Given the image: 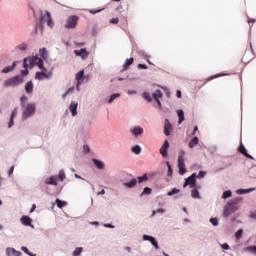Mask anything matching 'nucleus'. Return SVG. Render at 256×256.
Wrapping results in <instances>:
<instances>
[{
	"instance_id": "f257e3e1",
	"label": "nucleus",
	"mask_w": 256,
	"mask_h": 256,
	"mask_svg": "<svg viewBox=\"0 0 256 256\" xmlns=\"http://www.w3.org/2000/svg\"><path fill=\"white\" fill-rule=\"evenodd\" d=\"M239 203H243V197L231 199L223 209V217L227 219V217H231V213L239 211Z\"/></svg>"
},
{
	"instance_id": "f03ea898",
	"label": "nucleus",
	"mask_w": 256,
	"mask_h": 256,
	"mask_svg": "<svg viewBox=\"0 0 256 256\" xmlns=\"http://www.w3.org/2000/svg\"><path fill=\"white\" fill-rule=\"evenodd\" d=\"M33 65H37V67H39V69H42V71H45V68L43 66V59H41L37 56H33V57L24 59L23 67H25V68L33 67Z\"/></svg>"
},
{
	"instance_id": "7ed1b4c3",
	"label": "nucleus",
	"mask_w": 256,
	"mask_h": 256,
	"mask_svg": "<svg viewBox=\"0 0 256 256\" xmlns=\"http://www.w3.org/2000/svg\"><path fill=\"white\" fill-rule=\"evenodd\" d=\"M23 81V76H14L4 81V87H18V85H21V83H23Z\"/></svg>"
},
{
	"instance_id": "20e7f679",
	"label": "nucleus",
	"mask_w": 256,
	"mask_h": 256,
	"mask_svg": "<svg viewBox=\"0 0 256 256\" xmlns=\"http://www.w3.org/2000/svg\"><path fill=\"white\" fill-rule=\"evenodd\" d=\"M142 241H148L156 251L159 250V242L157 241V238H155L154 236L143 234Z\"/></svg>"
},
{
	"instance_id": "39448f33",
	"label": "nucleus",
	"mask_w": 256,
	"mask_h": 256,
	"mask_svg": "<svg viewBox=\"0 0 256 256\" xmlns=\"http://www.w3.org/2000/svg\"><path fill=\"white\" fill-rule=\"evenodd\" d=\"M53 77L52 71H47V68L45 70H42L41 72H37L35 75V79L38 81H43L44 79H51Z\"/></svg>"
},
{
	"instance_id": "423d86ee",
	"label": "nucleus",
	"mask_w": 256,
	"mask_h": 256,
	"mask_svg": "<svg viewBox=\"0 0 256 256\" xmlns=\"http://www.w3.org/2000/svg\"><path fill=\"white\" fill-rule=\"evenodd\" d=\"M79 21V17L77 16H69L66 20L65 28L66 29H75L77 27V22Z\"/></svg>"
},
{
	"instance_id": "0eeeda50",
	"label": "nucleus",
	"mask_w": 256,
	"mask_h": 256,
	"mask_svg": "<svg viewBox=\"0 0 256 256\" xmlns=\"http://www.w3.org/2000/svg\"><path fill=\"white\" fill-rule=\"evenodd\" d=\"M35 113V104H28L26 106V109L23 112V119H27L28 117H31Z\"/></svg>"
},
{
	"instance_id": "6e6552de",
	"label": "nucleus",
	"mask_w": 256,
	"mask_h": 256,
	"mask_svg": "<svg viewBox=\"0 0 256 256\" xmlns=\"http://www.w3.org/2000/svg\"><path fill=\"white\" fill-rule=\"evenodd\" d=\"M20 223L24 225V227H31L32 229H35V225H33V219L29 216H22L20 218Z\"/></svg>"
},
{
	"instance_id": "1a4fd4ad",
	"label": "nucleus",
	"mask_w": 256,
	"mask_h": 256,
	"mask_svg": "<svg viewBox=\"0 0 256 256\" xmlns=\"http://www.w3.org/2000/svg\"><path fill=\"white\" fill-rule=\"evenodd\" d=\"M41 23H47L48 27H53V19L51 18V13L48 11L41 17Z\"/></svg>"
},
{
	"instance_id": "9d476101",
	"label": "nucleus",
	"mask_w": 256,
	"mask_h": 256,
	"mask_svg": "<svg viewBox=\"0 0 256 256\" xmlns=\"http://www.w3.org/2000/svg\"><path fill=\"white\" fill-rule=\"evenodd\" d=\"M195 174H192L191 176H189L186 179V182L184 183V187H187V185H189V187H191V189H195V187L197 186V184L195 183Z\"/></svg>"
},
{
	"instance_id": "9b49d317",
	"label": "nucleus",
	"mask_w": 256,
	"mask_h": 256,
	"mask_svg": "<svg viewBox=\"0 0 256 256\" xmlns=\"http://www.w3.org/2000/svg\"><path fill=\"white\" fill-rule=\"evenodd\" d=\"M74 54L77 57H81V59H87L89 57V52H87V49L81 48L80 50H74Z\"/></svg>"
},
{
	"instance_id": "f8f14e48",
	"label": "nucleus",
	"mask_w": 256,
	"mask_h": 256,
	"mask_svg": "<svg viewBox=\"0 0 256 256\" xmlns=\"http://www.w3.org/2000/svg\"><path fill=\"white\" fill-rule=\"evenodd\" d=\"M238 151H239V153H241V155H244V157H246V159H252V160L255 159V158H253V156L248 154L247 148H245V145H243V143H240Z\"/></svg>"
},
{
	"instance_id": "ddd939ff",
	"label": "nucleus",
	"mask_w": 256,
	"mask_h": 256,
	"mask_svg": "<svg viewBox=\"0 0 256 256\" xmlns=\"http://www.w3.org/2000/svg\"><path fill=\"white\" fill-rule=\"evenodd\" d=\"M45 183L46 185H54L55 187L59 185L57 176H49L48 178L45 179Z\"/></svg>"
},
{
	"instance_id": "4468645a",
	"label": "nucleus",
	"mask_w": 256,
	"mask_h": 256,
	"mask_svg": "<svg viewBox=\"0 0 256 256\" xmlns=\"http://www.w3.org/2000/svg\"><path fill=\"white\" fill-rule=\"evenodd\" d=\"M21 251L15 250L13 247L6 248V256H21Z\"/></svg>"
},
{
	"instance_id": "2eb2a0df",
	"label": "nucleus",
	"mask_w": 256,
	"mask_h": 256,
	"mask_svg": "<svg viewBox=\"0 0 256 256\" xmlns=\"http://www.w3.org/2000/svg\"><path fill=\"white\" fill-rule=\"evenodd\" d=\"M173 129V126L171 125V122H169V119H165L164 124V134L169 137L170 131Z\"/></svg>"
},
{
	"instance_id": "dca6fc26",
	"label": "nucleus",
	"mask_w": 256,
	"mask_h": 256,
	"mask_svg": "<svg viewBox=\"0 0 256 256\" xmlns=\"http://www.w3.org/2000/svg\"><path fill=\"white\" fill-rule=\"evenodd\" d=\"M167 149H169V141L165 140L164 144L162 145V147L160 148V153L163 157H167L168 153H167Z\"/></svg>"
},
{
	"instance_id": "f3484780",
	"label": "nucleus",
	"mask_w": 256,
	"mask_h": 256,
	"mask_svg": "<svg viewBox=\"0 0 256 256\" xmlns=\"http://www.w3.org/2000/svg\"><path fill=\"white\" fill-rule=\"evenodd\" d=\"M253 191H256V188H248V189L240 188L236 190V193L238 195H247L249 193H253Z\"/></svg>"
},
{
	"instance_id": "a211bd4d",
	"label": "nucleus",
	"mask_w": 256,
	"mask_h": 256,
	"mask_svg": "<svg viewBox=\"0 0 256 256\" xmlns=\"http://www.w3.org/2000/svg\"><path fill=\"white\" fill-rule=\"evenodd\" d=\"M197 145H199V137L194 136L189 142V147L190 149H193L197 147Z\"/></svg>"
},
{
	"instance_id": "6ab92c4d",
	"label": "nucleus",
	"mask_w": 256,
	"mask_h": 256,
	"mask_svg": "<svg viewBox=\"0 0 256 256\" xmlns=\"http://www.w3.org/2000/svg\"><path fill=\"white\" fill-rule=\"evenodd\" d=\"M77 106H78L77 102H71V104H70L69 109H70L73 117H75L77 115Z\"/></svg>"
},
{
	"instance_id": "aec40b11",
	"label": "nucleus",
	"mask_w": 256,
	"mask_h": 256,
	"mask_svg": "<svg viewBox=\"0 0 256 256\" xmlns=\"http://www.w3.org/2000/svg\"><path fill=\"white\" fill-rule=\"evenodd\" d=\"M124 187H128V189H133L135 185H137V179L133 178L130 182H125Z\"/></svg>"
},
{
	"instance_id": "412c9836",
	"label": "nucleus",
	"mask_w": 256,
	"mask_h": 256,
	"mask_svg": "<svg viewBox=\"0 0 256 256\" xmlns=\"http://www.w3.org/2000/svg\"><path fill=\"white\" fill-rule=\"evenodd\" d=\"M152 97L155 101H159V99L163 98V92L161 90H156L153 94Z\"/></svg>"
},
{
	"instance_id": "4be33fe9",
	"label": "nucleus",
	"mask_w": 256,
	"mask_h": 256,
	"mask_svg": "<svg viewBox=\"0 0 256 256\" xmlns=\"http://www.w3.org/2000/svg\"><path fill=\"white\" fill-rule=\"evenodd\" d=\"M178 169L180 175H185V162L179 161L178 162Z\"/></svg>"
},
{
	"instance_id": "5701e85b",
	"label": "nucleus",
	"mask_w": 256,
	"mask_h": 256,
	"mask_svg": "<svg viewBox=\"0 0 256 256\" xmlns=\"http://www.w3.org/2000/svg\"><path fill=\"white\" fill-rule=\"evenodd\" d=\"M177 113H178V118H179L178 123H179V125H181V123H183V121H185V112H183V110H178Z\"/></svg>"
},
{
	"instance_id": "b1692460",
	"label": "nucleus",
	"mask_w": 256,
	"mask_h": 256,
	"mask_svg": "<svg viewBox=\"0 0 256 256\" xmlns=\"http://www.w3.org/2000/svg\"><path fill=\"white\" fill-rule=\"evenodd\" d=\"M25 91L26 93H33V82L28 81L25 85Z\"/></svg>"
},
{
	"instance_id": "393cba45",
	"label": "nucleus",
	"mask_w": 256,
	"mask_h": 256,
	"mask_svg": "<svg viewBox=\"0 0 256 256\" xmlns=\"http://www.w3.org/2000/svg\"><path fill=\"white\" fill-rule=\"evenodd\" d=\"M17 66V64L15 62H13L12 66H6L3 70L2 73H11V71H13V69H15V67Z\"/></svg>"
},
{
	"instance_id": "a878e982",
	"label": "nucleus",
	"mask_w": 256,
	"mask_h": 256,
	"mask_svg": "<svg viewBox=\"0 0 256 256\" xmlns=\"http://www.w3.org/2000/svg\"><path fill=\"white\" fill-rule=\"evenodd\" d=\"M244 251L246 253H252V255L256 256V246H248V247L244 248Z\"/></svg>"
},
{
	"instance_id": "bb28decb",
	"label": "nucleus",
	"mask_w": 256,
	"mask_h": 256,
	"mask_svg": "<svg viewBox=\"0 0 256 256\" xmlns=\"http://www.w3.org/2000/svg\"><path fill=\"white\" fill-rule=\"evenodd\" d=\"M191 197L193 199H201V194L199 193L198 189H193L191 192Z\"/></svg>"
},
{
	"instance_id": "cd10ccee",
	"label": "nucleus",
	"mask_w": 256,
	"mask_h": 256,
	"mask_svg": "<svg viewBox=\"0 0 256 256\" xmlns=\"http://www.w3.org/2000/svg\"><path fill=\"white\" fill-rule=\"evenodd\" d=\"M81 253H83V247H76L72 252V256H81Z\"/></svg>"
},
{
	"instance_id": "c85d7f7f",
	"label": "nucleus",
	"mask_w": 256,
	"mask_h": 256,
	"mask_svg": "<svg viewBox=\"0 0 256 256\" xmlns=\"http://www.w3.org/2000/svg\"><path fill=\"white\" fill-rule=\"evenodd\" d=\"M56 205L59 209H63V207H67V202L61 201V199H56Z\"/></svg>"
},
{
	"instance_id": "c756f323",
	"label": "nucleus",
	"mask_w": 256,
	"mask_h": 256,
	"mask_svg": "<svg viewBox=\"0 0 256 256\" xmlns=\"http://www.w3.org/2000/svg\"><path fill=\"white\" fill-rule=\"evenodd\" d=\"M230 197H233V192L228 190L223 192L221 199H229Z\"/></svg>"
},
{
	"instance_id": "7c9ffc66",
	"label": "nucleus",
	"mask_w": 256,
	"mask_h": 256,
	"mask_svg": "<svg viewBox=\"0 0 256 256\" xmlns=\"http://www.w3.org/2000/svg\"><path fill=\"white\" fill-rule=\"evenodd\" d=\"M219 77H223V74H216V75H214V76H211V77L207 78V79L204 81L203 85H207V83H209V81H213V79H217V78H219Z\"/></svg>"
},
{
	"instance_id": "2f4dec72",
	"label": "nucleus",
	"mask_w": 256,
	"mask_h": 256,
	"mask_svg": "<svg viewBox=\"0 0 256 256\" xmlns=\"http://www.w3.org/2000/svg\"><path fill=\"white\" fill-rule=\"evenodd\" d=\"M57 179L59 181H64L65 179H67V176L65 175V171L59 170Z\"/></svg>"
},
{
	"instance_id": "473e14b6",
	"label": "nucleus",
	"mask_w": 256,
	"mask_h": 256,
	"mask_svg": "<svg viewBox=\"0 0 256 256\" xmlns=\"http://www.w3.org/2000/svg\"><path fill=\"white\" fill-rule=\"evenodd\" d=\"M133 133L135 137H137V135H143V128L137 126L133 129Z\"/></svg>"
},
{
	"instance_id": "72a5a7b5",
	"label": "nucleus",
	"mask_w": 256,
	"mask_h": 256,
	"mask_svg": "<svg viewBox=\"0 0 256 256\" xmlns=\"http://www.w3.org/2000/svg\"><path fill=\"white\" fill-rule=\"evenodd\" d=\"M133 61H134L133 58L126 59V61L123 64L124 70L127 69L130 65H133Z\"/></svg>"
},
{
	"instance_id": "f704fd0d",
	"label": "nucleus",
	"mask_w": 256,
	"mask_h": 256,
	"mask_svg": "<svg viewBox=\"0 0 256 256\" xmlns=\"http://www.w3.org/2000/svg\"><path fill=\"white\" fill-rule=\"evenodd\" d=\"M142 97H143V99L148 101V103H151L153 101V98H151V95L149 94V92H144L142 94Z\"/></svg>"
},
{
	"instance_id": "c9c22d12",
	"label": "nucleus",
	"mask_w": 256,
	"mask_h": 256,
	"mask_svg": "<svg viewBox=\"0 0 256 256\" xmlns=\"http://www.w3.org/2000/svg\"><path fill=\"white\" fill-rule=\"evenodd\" d=\"M85 75V71L82 70L79 73L76 74V80L78 81V85L79 83H81V79H83V76Z\"/></svg>"
},
{
	"instance_id": "e433bc0d",
	"label": "nucleus",
	"mask_w": 256,
	"mask_h": 256,
	"mask_svg": "<svg viewBox=\"0 0 256 256\" xmlns=\"http://www.w3.org/2000/svg\"><path fill=\"white\" fill-rule=\"evenodd\" d=\"M39 55L40 57H42L43 59H47V48H42L39 50Z\"/></svg>"
},
{
	"instance_id": "4c0bfd02",
	"label": "nucleus",
	"mask_w": 256,
	"mask_h": 256,
	"mask_svg": "<svg viewBox=\"0 0 256 256\" xmlns=\"http://www.w3.org/2000/svg\"><path fill=\"white\" fill-rule=\"evenodd\" d=\"M157 213H159L160 215H163V213H165V209L158 208V209L152 211V217H155V215H157Z\"/></svg>"
},
{
	"instance_id": "58836bf2",
	"label": "nucleus",
	"mask_w": 256,
	"mask_h": 256,
	"mask_svg": "<svg viewBox=\"0 0 256 256\" xmlns=\"http://www.w3.org/2000/svg\"><path fill=\"white\" fill-rule=\"evenodd\" d=\"M121 97V94L116 93V94H112L108 100V103H112L113 101H115V99Z\"/></svg>"
},
{
	"instance_id": "ea45409f",
	"label": "nucleus",
	"mask_w": 256,
	"mask_h": 256,
	"mask_svg": "<svg viewBox=\"0 0 256 256\" xmlns=\"http://www.w3.org/2000/svg\"><path fill=\"white\" fill-rule=\"evenodd\" d=\"M178 193H181V190L178 188H174L172 191L168 192V196L173 197V195H177Z\"/></svg>"
},
{
	"instance_id": "a19ab883",
	"label": "nucleus",
	"mask_w": 256,
	"mask_h": 256,
	"mask_svg": "<svg viewBox=\"0 0 256 256\" xmlns=\"http://www.w3.org/2000/svg\"><path fill=\"white\" fill-rule=\"evenodd\" d=\"M94 165L97 169H104L105 167V164H103L101 161H94Z\"/></svg>"
},
{
	"instance_id": "79ce46f5",
	"label": "nucleus",
	"mask_w": 256,
	"mask_h": 256,
	"mask_svg": "<svg viewBox=\"0 0 256 256\" xmlns=\"http://www.w3.org/2000/svg\"><path fill=\"white\" fill-rule=\"evenodd\" d=\"M21 251H23V253H26V255H29V256H37L36 254L29 252V249L25 246L21 247Z\"/></svg>"
},
{
	"instance_id": "37998d69",
	"label": "nucleus",
	"mask_w": 256,
	"mask_h": 256,
	"mask_svg": "<svg viewBox=\"0 0 256 256\" xmlns=\"http://www.w3.org/2000/svg\"><path fill=\"white\" fill-rule=\"evenodd\" d=\"M166 165L168 167L167 175L171 179V177H173V169H171V165L169 164V162H167Z\"/></svg>"
},
{
	"instance_id": "c03bdc74",
	"label": "nucleus",
	"mask_w": 256,
	"mask_h": 256,
	"mask_svg": "<svg viewBox=\"0 0 256 256\" xmlns=\"http://www.w3.org/2000/svg\"><path fill=\"white\" fill-rule=\"evenodd\" d=\"M133 153H135L136 155H139V153H141V146L136 145L132 148Z\"/></svg>"
},
{
	"instance_id": "a18cd8bd",
	"label": "nucleus",
	"mask_w": 256,
	"mask_h": 256,
	"mask_svg": "<svg viewBox=\"0 0 256 256\" xmlns=\"http://www.w3.org/2000/svg\"><path fill=\"white\" fill-rule=\"evenodd\" d=\"M27 47H29V45L27 43H22L17 46V49H19L20 51H25L27 49Z\"/></svg>"
},
{
	"instance_id": "49530a36",
	"label": "nucleus",
	"mask_w": 256,
	"mask_h": 256,
	"mask_svg": "<svg viewBox=\"0 0 256 256\" xmlns=\"http://www.w3.org/2000/svg\"><path fill=\"white\" fill-rule=\"evenodd\" d=\"M235 237L236 239H241L243 237V229H239L236 233H235Z\"/></svg>"
},
{
	"instance_id": "de8ad7c7",
	"label": "nucleus",
	"mask_w": 256,
	"mask_h": 256,
	"mask_svg": "<svg viewBox=\"0 0 256 256\" xmlns=\"http://www.w3.org/2000/svg\"><path fill=\"white\" fill-rule=\"evenodd\" d=\"M210 223L214 226L217 227L219 225V219L217 218H210Z\"/></svg>"
},
{
	"instance_id": "09e8293b",
	"label": "nucleus",
	"mask_w": 256,
	"mask_h": 256,
	"mask_svg": "<svg viewBox=\"0 0 256 256\" xmlns=\"http://www.w3.org/2000/svg\"><path fill=\"white\" fill-rule=\"evenodd\" d=\"M221 249H223V251H229L231 249V247L227 244H220Z\"/></svg>"
},
{
	"instance_id": "8fccbe9b",
	"label": "nucleus",
	"mask_w": 256,
	"mask_h": 256,
	"mask_svg": "<svg viewBox=\"0 0 256 256\" xmlns=\"http://www.w3.org/2000/svg\"><path fill=\"white\" fill-rule=\"evenodd\" d=\"M151 188L145 187L144 191L142 192V195H151Z\"/></svg>"
},
{
	"instance_id": "3c124183",
	"label": "nucleus",
	"mask_w": 256,
	"mask_h": 256,
	"mask_svg": "<svg viewBox=\"0 0 256 256\" xmlns=\"http://www.w3.org/2000/svg\"><path fill=\"white\" fill-rule=\"evenodd\" d=\"M143 181H147V174L138 177V183H143Z\"/></svg>"
},
{
	"instance_id": "603ef678",
	"label": "nucleus",
	"mask_w": 256,
	"mask_h": 256,
	"mask_svg": "<svg viewBox=\"0 0 256 256\" xmlns=\"http://www.w3.org/2000/svg\"><path fill=\"white\" fill-rule=\"evenodd\" d=\"M103 9H105V8L98 9V10H89V13H91L92 15H97V13H101V11H103Z\"/></svg>"
},
{
	"instance_id": "864d4df0",
	"label": "nucleus",
	"mask_w": 256,
	"mask_h": 256,
	"mask_svg": "<svg viewBox=\"0 0 256 256\" xmlns=\"http://www.w3.org/2000/svg\"><path fill=\"white\" fill-rule=\"evenodd\" d=\"M110 23H112L113 25H117V23H119V18H112L110 20Z\"/></svg>"
},
{
	"instance_id": "5fc2aeb1",
	"label": "nucleus",
	"mask_w": 256,
	"mask_h": 256,
	"mask_svg": "<svg viewBox=\"0 0 256 256\" xmlns=\"http://www.w3.org/2000/svg\"><path fill=\"white\" fill-rule=\"evenodd\" d=\"M83 151H84L85 153H89V151H91V149L89 148V145H84V146H83Z\"/></svg>"
},
{
	"instance_id": "6e6d98bb",
	"label": "nucleus",
	"mask_w": 256,
	"mask_h": 256,
	"mask_svg": "<svg viewBox=\"0 0 256 256\" xmlns=\"http://www.w3.org/2000/svg\"><path fill=\"white\" fill-rule=\"evenodd\" d=\"M198 179H203V177H205V172L200 171L197 175Z\"/></svg>"
},
{
	"instance_id": "4d7b16f0",
	"label": "nucleus",
	"mask_w": 256,
	"mask_h": 256,
	"mask_svg": "<svg viewBox=\"0 0 256 256\" xmlns=\"http://www.w3.org/2000/svg\"><path fill=\"white\" fill-rule=\"evenodd\" d=\"M16 116H17V108H15V109L12 111L11 118H12V119H15Z\"/></svg>"
},
{
	"instance_id": "13d9d810",
	"label": "nucleus",
	"mask_w": 256,
	"mask_h": 256,
	"mask_svg": "<svg viewBox=\"0 0 256 256\" xmlns=\"http://www.w3.org/2000/svg\"><path fill=\"white\" fill-rule=\"evenodd\" d=\"M15 167H11L9 170H8V177H11V175H13V171H14Z\"/></svg>"
},
{
	"instance_id": "bf43d9fd",
	"label": "nucleus",
	"mask_w": 256,
	"mask_h": 256,
	"mask_svg": "<svg viewBox=\"0 0 256 256\" xmlns=\"http://www.w3.org/2000/svg\"><path fill=\"white\" fill-rule=\"evenodd\" d=\"M250 219H256V211L250 212Z\"/></svg>"
},
{
	"instance_id": "052dcab7",
	"label": "nucleus",
	"mask_w": 256,
	"mask_h": 256,
	"mask_svg": "<svg viewBox=\"0 0 256 256\" xmlns=\"http://www.w3.org/2000/svg\"><path fill=\"white\" fill-rule=\"evenodd\" d=\"M104 227H107L108 229H115V226L112 224H104Z\"/></svg>"
},
{
	"instance_id": "680f3d73",
	"label": "nucleus",
	"mask_w": 256,
	"mask_h": 256,
	"mask_svg": "<svg viewBox=\"0 0 256 256\" xmlns=\"http://www.w3.org/2000/svg\"><path fill=\"white\" fill-rule=\"evenodd\" d=\"M138 69H147V65H145V64H138Z\"/></svg>"
},
{
	"instance_id": "e2e57ef3",
	"label": "nucleus",
	"mask_w": 256,
	"mask_h": 256,
	"mask_svg": "<svg viewBox=\"0 0 256 256\" xmlns=\"http://www.w3.org/2000/svg\"><path fill=\"white\" fill-rule=\"evenodd\" d=\"M22 75H29V69H27V67L25 68V70H22Z\"/></svg>"
},
{
	"instance_id": "0e129e2a",
	"label": "nucleus",
	"mask_w": 256,
	"mask_h": 256,
	"mask_svg": "<svg viewBox=\"0 0 256 256\" xmlns=\"http://www.w3.org/2000/svg\"><path fill=\"white\" fill-rule=\"evenodd\" d=\"M13 119L14 118H10V122L8 123L9 128L13 127V125H14Z\"/></svg>"
},
{
	"instance_id": "69168bd1",
	"label": "nucleus",
	"mask_w": 256,
	"mask_h": 256,
	"mask_svg": "<svg viewBox=\"0 0 256 256\" xmlns=\"http://www.w3.org/2000/svg\"><path fill=\"white\" fill-rule=\"evenodd\" d=\"M197 131H199V127L195 126L192 132V135H195V133H197Z\"/></svg>"
},
{
	"instance_id": "338daca9",
	"label": "nucleus",
	"mask_w": 256,
	"mask_h": 256,
	"mask_svg": "<svg viewBox=\"0 0 256 256\" xmlns=\"http://www.w3.org/2000/svg\"><path fill=\"white\" fill-rule=\"evenodd\" d=\"M37 209V206L35 204L32 205V208L30 210V213H33Z\"/></svg>"
},
{
	"instance_id": "774afa93",
	"label": "nucleus",
	"mask_w": 256,
	"mask_h": 256,
	"mask_svg": "<svg viewBox=\"0 0 256 256\" xmlns=\"http://www.w3.org/2000/svg\"><path fill=\"white\" fill-rule=\"evenodd\" d=\"M176 97H178V99H181V91L178 90V91L176 92Z\"/></svg>"
}]
</instances>
